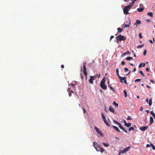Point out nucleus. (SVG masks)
Here are the masks:
<instances>
[{
	"label": "nucleus",
	"mask_w": 155,
	"mask_h": 155,
	"mask_svg": "<svg viewBox=\"0 0 155 155\" xmlns=\"http://www.w3.org/2000/svg\"><path fill=\"white\" fill-rule=\"evenodd\" d=\"M152 104V100L151 98H150L149 101V103L148 104L149 106H151Z\"/></svg>",
	"instance_id": "obj_21"
},
{
	"label": "nucleus",
	"mask_w": 155,
	"mask_h": 155,
	"mask_svg": "<svg viewBox=\"0 0 155 155\" xmlns=\"http://www.w3.org/2000/svg\"><path fill=\"white\" fill-rule=\"evenodd\" d=\"M130 26L129 24H125L124 25V27L125 28H127L129 27Z\"/></svg>",
	"instance_id": "obj_34"
},
{
	"label": "nucleus",
	"mask_w": 155,
	"mask_h": 155,
	"mask_svg": "<svg viewBox=\"0 0 155 155\" xmlns=\"http://www.w3.org/2000/svg\"><path fill=\"white\" fill-rule=\"evenodd\" d=\"M130 53L129 51H127V52L124 53L123 54H122V55L123 56H124L125 55H126V54H130Z\"/></svg>",
	"instance_id": "obj_29"
},
{
	"label": "nucleus",
	"mask_w": 155,
	"mask_h": 155,
	"mask_svg": "<svg viewBox=\"0 0 155 155\" xmlns=\"http://www.w3.org/2000/svg\"><path fill=\"white\" fill-rule=\"evenodd\" d=\"M86 64V63L85 62H84L83 63V73L86 79H87V69L86 67H85V65Z\"/></svg>",
	"instance_id": "obj_4"
},
{
	"label": "nucleus",
	"mask_w": 155,
	"mask_h": 155,
	"mask_svg": "<svg viewBox=\"0 0 155 155\" xmlns=\"http://www.w3.org/2000/svg\"><path fill=\"white\" fill-rule=\"evenodd\" d=\"M114 122L117 124L119 123L116 120H114Z\"/></svg>",
	"instance_id": "obj_46"
},
{
	"label": "nucleus",
	"mask_w": 155,
	"mask_h": 155,
	"mask_svg": "<svg viewBox=\"0 0 155 155\" xmlns=\"http://www.w3.org/2000/svg\"><path fill=\"white\" fill-rule=\"evenodd\" d=\"M117 30H118V32L120 33L122 32V29L121 28H117Z\"/></svg>",
	"instance_id": "obj_31"
},
{
	"label": "nucleus",
	"mask_w": 155,
	"mask_h": 155,
	"mask_svg": "<svg viewBox=\"0 0 155 155\" xmlns=\"http://www.w3.org/2000/svg\"><path fill=\"white\" fill-rule=\"evenodd\" d=\"M145 64L144 63H140L138 67L139 68H141L142 66L144 67L145 66Z\"/></svg>",
	"instance_id": "obj_16"
},
{
	"label": "nucleus",
	"mask_w": 155,
	"mask_h": 155,
	"mask_svg": "<svg viewBox=\"0 0 155 155\" xmlns=\"http://www.w3.org/2000/svg\"><path fill=\"white\" fill-rule=\"evenodd\" d=\"M124 97H127V93L126 91L125 90H124Z\"/></svg>",
	"instance_id": "obj_30"
},
{
	"label": "nucleus",
	"mask_w": 155,
	"mask_h": 155,
	"mask_svg": "<svg viewBox=\"0 0 155 155\" xmlns=\"http://www.w3.org/2000/svg\"><path fill=\"white\" fill-rule=\"evenodd\" d=\"M100 149H101V150H100V152H101V153H103L104 151L105 150L103 148H100Z\"/></svg>",
	"instance_id": "obj_32"
},
{
	"label": "nucleus",
	"mask_w": 155,
	"mask_h": 155,
	"mask_svg": "<svg viewBox=\"0 0 155 155\" xmlns=\"http://www.w3.org/2000/svg\"><path fill=\"white\" fill-rule=\"evenodd\" d=\"M121 130H123L124 131V132L125 133H127V130H126L124 127H123Z\"/></svg>",
	"instance_id": "obj_43"
},
{
	"label": "nucleus",
	"mask_w": 155,
	"mask_h": 155,
	"mask_svg": "<svg viewBox=\"0 0 155 155\" xmlns=\"http://www.w3.org/2000/svg\"><path fill=\"white\" fill-rule=\"evenodd\" d=\"M127 120H132V119L131 118V117H127Z\"/></svg>",
	"instance_id": "obj_42"
},
{
	"label": "nucleus",
	"mask_w": 155,
	"mask_h": 155,
	"mask_svg": "<svg viewBox=\"0 0 155 155\" xmlns=\"http://www.w3.org/2000/svg\"><path fill=\"white\" fill-rule=\"evenodd\" d=\"M146 21L147 22H149L150 21V19H147L146 20Z\"/></svg>",
	"instance_id": "obj_57"
},
{
	"label": "nucleus",
	"mask_w": 155,
	"mask_h": 155,
	"mask_svg": "<svg viewBox=\"0 0 155 155\" xmlns=\"http://www.w3.org/2000/svg\"><path fill=\"white\" fill-rule=\"evenodd\" d=\"M110 127L111 128L112 127L114 128L115 130L117 131L118 132H120V131L119 129V128L116 126H114V125H111Z\"/></svg>",
	"instance_id": "obj_10"
},
{
	"label": "nucleus",
	"mask_w": 155,
	"mask_h": 155,
	"mask_svg": "<svg viewBox=\"0 0 155 155\" xmlns=\"http://www.w3.org/2000/svg\"><path fill=\"white\" fill-rule=\"evenodd\" d=\"M95 147V149L97 151L100 152V151L101 149H100V148H101V147L99 145H97V147Z\"/></svg>",
	"instance_id": "obj_11"
},
{
	"label": "nucleus",
	"mask_w": 155,
	"mask_h": 155,
	"mask_svg": "<svg viewBox=\"0 0 155 155\" xmlns=\"http://www.w3.org/2000/svg\"><path fill=\"white\" fill-rule=\"evenodd\" d=\"M117 124L118 125V126L119 127L120 129H122V128L123 127L121 126V124H120V123H118V124Z\"/></svg>",
	"instance_id": "obj_24"
},
{
	"label": "nucleus",
	"mask_w": 155,
	"mask_h": 155,
	"mask_svg": "<svg viewBox=\"0 0 155 155\" xmlns=\"http://www.w3.org/2000/svg\"><path fill=\"white\" fill-rule=\"evenodd\" d=\"M119 79L120 80V81L121 82H124L125 83L127 84V81L126 80V77H121V76H119L118 77Z\"/></svg>",
	"instance_id": "obj_6"
},
{
	"label": "nucleus",
	"mask_w": 155,
	"mask_h": 155,
	"mask_svg": "<svg viewBox=\"0 0 155 155\" xmlns=\"http://www.w3.org/2000/svg\"><path fill=\"white\" fill-rule=\"evenodd\" d=\"M150 81L151 82L153 83H154V81L153 80H150Z\"/></svg>",
	"instance_id": "obj_55"
},
{
	"label": "nucleus",
	"mask_w": 155,
	"mask_h": 155,
	"mask_svg": "<svg viewBox=\"0 0 155 155\" xmlns=\"http://www.w3.org/2000/svg\"><path fill=\"white\" fill-rule=\"evenodd\" d=\"M150 147V145H149V144H147L146 146V147Z\"/></svg>",
	"instance_id": "obj_51"
},
{
	"label": "nucleus",
	"mask_w": 155,
	"mask_h": 155,
	"mask_svg": "<svg viewBox=\"0 0 155 155\" xmlns=\"http://www.w3.org/2000/svg\"><path fill=\"white\" fill-rule=\"evenodd\" d=\"M146 71L147 72L149 71V68H147L146 69Z\"/></svg>",
	"instance_id": "obj_48"
},
{
	"label": "nucleus",
	"mask_w": 155,
	"mask_h": 155,
	"mask_svg": "<svg viewBox=\"0 0 155 155\" xmlns=\"http://www.w3.org/2000/svg\"><path fill=\"white\" fill-rule=\"evenodd\" d=\"M146 112L147 113H148L149 112V111L148 110H146Z\"/></svg>",
	"instance_id": "obj_61"
},
{
	"label": "nucleus",
	"mask_w": 155,
	"mask_h": 155,
	"mask_svg": "<svg viewBox=\"0 0 155 155\" xmlns=\"http://www.w3.org/2000/svg\"><path fill=\"white\" fill-rule=\"evenodd\" d=\"M131 125V124L130 123H127V124H126V125H125V126L126 127H130V126Z\"/></svg>",
	"instance_id": "obj_23"
},
{
	"label": "nucleus",
	"mask_w": 155,
	"mask_h": 155,
	"mask_svg": "<svg viewBox=\"0 0 155 155\" xmlns=\"http://www.w3.org/2000/svg\"><path fill=\"white\" fill-rule=\"evenodd\" d=\"M149 41L151 43H153V41H152V40H151V39Z\"/></svg>",
	"instance_id": "obj_53"
},
{
	"label": "nucleus",
	"mask_w": 155,
	"mask_h": 155,
	"mask_svg": "<svg viewBox=\"0 0 155 155\" xmlns=\"http://www.w3.org/2000/svg\"><path fill=\"white\" fill-rule=\"evenodd\" d=\"M71 85H72V87H73V88H74V87L76 85V84H71Z\"/></svg>",
	"instance_id": "obj_45"
},
{
	"label": "nucleus",
	"mask_w": 155,
	"mask_h": 155,
	"mask_svg": "<svg viewBox=\"0 0 155 155\" xmlns=\"http://www.w3.org/2000/svg\"><path fill=\"white\" fill-rule=\"evenodd\" d=\"M114 38V36L113 35H112L110 36V39H111L112 38Z\"/></svg>",
	"instance_id": "obj_56"
},
{
	"label": "nucleus",
	"mask_w": 155,
	"mask_h": 155,
	"mask_svg": "<svg viewBox=\"0 0 155 155\" xmlns=\"http://www.w3.org/2000/svg\"><path fill=\"white\" fill-rule=\"evenodd\" d=\"M108 86H109V87L110 88V89L111 90H112L113 91V88L109 84V81H108Z\"/></svg>",
	"instance_id": "obj_37"
},
{
	"label": "nucleus",
	"mask_w": 155,
	"mask_h": 155,
	"mask_svg": "<svg viewBox=\"0 0 155 155\" xmlns=\"http://www.w3.org/2000/svg\"><path fill=\"white\" fill-rule=\"evenodd\" d=\"M148 128V127L147 126H142L140 127V129L142 131H144L146 130Z\"/></svg>",
	"instance_id": "obj_9"
},
{
	"label": "nucleus",
	"mask_w": 155,
	"mask_h": 155,
	"mask_svg": "<svg viewBox=\"0 0 155 155\" xmlns=\"http://www.w3.org/2000/svg\"><path fill=\"white\" fill-rule=\"evenodd\" d=\"M143 45H138L137 46V47L138 48H140L142 46H143Z\"/></svg>",
	"instance_id": "obj_47"
},
{
	"label": "nucleus",
	"mask_w": 155,
	"mask_h": 155,
	"mask_svg": "<svg viewBox=\"0 0 155 155\" xmlns=\"http://www.w3.org/2000/svg\"><path fill=\"white\" fill-rule=\"evenodd\" d=\"M132 5H129L127 6H125V8L123 9L124 13L125 14H129L128 12V11L130 9Z\"/></svg>",
	"instance_id": "obj_2"
},
{
	"label": "nucleus",
	"mask_w": 155,
	"mask_h": 155,
	"mask_svg": "<svg viewBox=\"0 0 155 155\" xmlns=\"http://www.w3.org/2000/svg\"><path fill=\"white\" fill-rule=\"evenodd\" d=\"M125 71L127 72L128 71V69L127 68H124Z\"/></svg>",
	"instance_id": "obj_41"
},
{
	"label": "nucleus",
	"mask_w": 155,
	"mask_h": 155,
	"mask_svg": "<svg viewBox=\"0 0 155 155\" xmlns=\"http://www.w3.org/2000/svg\"><path fill=\"white\" fill-rule=\"evenodd\" d=\"M144 9V8L141 7L140 8H137V10L138 12H141L143 11Z\"/></svg>",
	"instance_id": "obj_15"
},
{
	"label": "nucleus",
	"mask_w": 155,
	"mask_h": 155,
	"mask_svg": "<svg viewBox=\"0 0 155 155\" xmlns=\"http://www.w3.org/2000/svg\"><path fill=\"white\" fill-rule=\"evenodd\" d=\"M150 114L153 116H155V114L153 111H152L150 112Z\"/></svg>",
	"instance_id": "obj_33"
},
{
	"label": "nucleus",
	"mask_w": 155,
	"mask_h": 155,
	"mask_svg": "<svg viewBox=\"0 0 155 155\" xmlns=\"http://www.w3.org/2000/svg\"><path fill=\"white\" fill-rule=\"evenodd\" d=\"M121 64L122 65H124L125 64V62L124 61H122L121 63Z\"/></svg>",
	"instance_id": "obj_44"
},
{
	"label": "nucleus",
	"mask_w": 155,
	"mask_h": 155,
	"mask_svg": "<svg viewBox=\"0 0 155 155\" xmlns=\"http://www.w3.org/2000/svg\"><path fill=\"white\" fill-rule=\"evenodd\" d=\"M97 145H98V144L97 143L95 142H93V146H94L95 148V147H97Z\"/></svg>",
	"instance_id": "obj_19"
},
{
	"label": "nucleus",
	"mask_w": 155,
	"mask_h": 155,
	"mask_svg": "<svg viewBox=\"0 0 155 155\" xmlns=\"http://www.w3.org/2000/svg\"><path fill=\"white\" fill-rule=\"evenodd\" d=\"M139 38H142V34L140 33L139 34Z\"/></svg>",
	"instance_id": "obj_39"
},
{
	"label": "nucleus",
	"mask_w": 155,
	"mask_h": 155,
	"mask_svg": "<svg viewBox=\"0 0 155 155\" xmlns=\"http://www.w3.org/2000/svg\"><path fill=\"white\" fill-rule=\"evenodd\" d=\"M139 73L143 76H144V75L143 74V72L142 71H139Z\"/></svg>",
	"instance_id": "obj_35"
},
{
	"label": "nucleus",
	"mask_w": 155,
	"mask_h": 155,
	"mask_svg": "<svg viewBox=\"0 0 155 155\" xmlns=\"http://www.w3.org/2000/svg\"><path fill=\"white\" fill-rule=\"evenodd\" d=\"M117 40V43H118L119 42V40H118V39H116Z\"/></svg>",
	"instance_id": "obj_52"
},
{
	"label": "nucleus",
	"mask_w": 155,
	"mask_h": 155,
	"mask_svg": "<svg viewBox=\"0 0 155 155\" xmlns=\"http://www.w3.org/2000/svg\"><path fill=\"white\" fill-rule=\"evenodd\" d=\"M148 98H147L146 99V101H147V102H148Z\"/></svg>",
	"instance_id": "obj_62"
},
{
	"label": "nucleus",
	"mask_w": 155,
	"mask_h": 155,
	"mask_svg": "<svg viewBox=\"0 0 155 155\" xmlns=\"http://www.w3.org/2000/svg\"><path fill=\"white\" fill-rule=\"evenodd\" d=\"M116 39H118L120 41H125L126 39V38L125 36L122 35H119L116 37Z\"/></svg>",
	"instance_id": "obj_5"
},
{
	"label": "nucleus",
	"mask_w": 155,
	"mask_h": 155,
	"mask_svg": "<svg viewBox=\"0 0 155 155\" xmlns=\"http://www.w3.org/2000/svg\"><path fill=\"white\" fill-rule=\"evenodd\" d=\"M103 144L105 147H108L109 146V144L108 143H103Z\"/></svg>",
	"instance_id": "obj_25"
},
{
	"label": "nucleus",
	"mask_w": 155,
	"mask_h": 155,
	"mask_svg": "<svg viewBox=\"0 0 155 155\" xmlns=\"http://www.w3.org/2000/svg\"><path fill=\"white\" fill-rule=\"evenodd\" d=\"M153 13L152 12H149L147 13V15L150 17H152L153 16Z\"/></svg>",
	"instance_id": "obj_20"
},
{
	"label": "nucleus",
	"mask_w": 155,
	"mask_h": 155,
	"mask_svg": "<svg viewBox=\"0 0 155 155\" xmlns=\"http://www.w3.org/2000/svg\"><path fill=\"white\" fill-rule=\"evenodd\" d=\"M92 77V76H90V79H89V83L91 84H93V81L94 80V79H93Z\"/></svg>",
	"instance_id": "obj_12"
},
{
	"label": "nucleus",
	"mask_w": 155,
	"mask_h": 155,
	"mask_svg": "<svg viewBox=\"0 0 155 155\" xmlns=\"http://www.w3.org/2000/svg\"><path fill=\"white\" fill-rule=\"evenodd\" d=\"M116 71L117 74V75L118 77H119V76H120L119 75V71H118V68H117L116 69Z\"/></svg>",
	"instance_id": "obj_27"
},
{
	"label": "nucleus",
	"mask_w": 155,
	"mask_h": 155,
	"mask_svg": "<svg viewBox=\"0 0 155 155\" xmlns=\"http://www.w3.org/2000/svg\"><path fill=\"white\" fill-rule=\"evenodd\" d=\"M106 81L105 78H103L100 83L101 87L104 90H106L107 88V86L105 85V83Z\"/></svg>",
	"instance_id": "obj_1"
},
{
	"label": "nucleus",
	"mask_w": 155,
	"mask_h": 155,
	"mask_svg": "<svg viewBox=\"0 0 155 155\" xmlns=\"http://www.w3.org/2000/svg\"><path fill=\"white\" fill-rule=\"evenodd\" d=\"M150 125H151L153 123V117H150Z\"/></svg>",
	"instance_id": "obj_13"
},
{
	"label": "nucleus",
	"mask_w": 155,
	"mask_h": 155,
	"mask_svg": "<svg viewBox=\"0 0 155 155\" xmlns=\"http://www.w3.org/2000/svg\"><path fill=\"white\" fill-rule=\"evenodd\" d=\"M82 108H83V110L84 112V113H85L86 112V110L83 107H82Z\"/></svg>",
	"instance_id": "obj_49"
},
{
	"label": "nucleus",
	"mask_w": 155,
	"mask_h": 155,
	"mask_svg": "<svg viewBox=\"0 0 155 155\" xmlns=\"http://www.w3.org/2000/svg\"><path fill=\"white\" fill-rule=\"evenodd\" d=\"M101 114H102V116H104L103 114V113H101Z\"/></svg>",
	"instance_id": "obj_63"
},
{
	"label": "nucleus",
	"mask_w": 155,
	"mask_h": 155,
	"mask_svg": "<svg viewBox=\"0 0 155 155\" xmlns=\"http://www.w3.org/2000/svg\"><path fill=\"white\" fill-rule=\"evenodd\" d=\"M136 70V68H134V70H133V71L134 72Z\"/></svg>",
	"instance_id": "obj_58"
},
{
	"label": "nucleus",
	"mask_w": 155,
	"mask_h": 155,
	"mask_svg": "<svg viewBox=\"0 0 155 155\" xmlns=\"http://www.w3.org/2000/svg\"><path fill=\"white\" fill-rule=\"evenodd\" d=\"M100 76V74H99L98 75L97 74H96L94 76H92V77L93 79H94V80L96 78H97V77H98V78H99Z\"/></svg>",
	"instance_id": "obj_14"
},
{
	"label": "nucleus",
	"mask_w": 155,
	"mask_h": 155,
	"mask_svg": "<svg viewBox=\"0 0 155 155\" xmlns=\"http://www.w3.org/2000/svg\"><path fill=\"white\" fill-rule=\"evenodd\" d=\"M142 110H143V107H142V106H141L140 109V110L141 111H142Z\"/></svg>",
	"instance_id": "obj_54"
},
{
	"label": "nucleus",
	"mask_w": 155,
	"mask_h": 155,
	"mask_svg": "<svg viewBox=\"0 0 155 155\" xmlns=\"http://www.w3.org/2000/svg\"><path fill=\"white\" fill-rule=\"evenodd\" d=\"M147 53V51L146 49H145L143 53V54L144 55H145Z\"/></svg>",
	"instance_id": "obj_40"
},
{
	"label": "nucleus",
	"mask_w": 155,
	"mask_h": 155,
	"mask_svg": "<svg viewBox=\"0 0 155 155\" xmlns=\"http://www.w3.org/2000/svg\"><path fill=\"white\" fill-rule=\"evenodd\" d=\"M150 145L152 147L153 149V150H155V147L154 145L153 144L151 143H150Z\"/></svg>",
	"instance_id": "obj_28"
},
{
	"label": "nucleus",
	"mask_w": 155,
	"mask_h": 155,
	"mask_svg": "<svg viewBox=\"0 0 155 155\" xmlns=\"http://www.w3.org/2000/svg\"><path fill=\"white\" fill-rule=\"evenodd\" d=\"M141 80V79H136L134 81L135 82H137V81H140Z\"/></svg>",
	"instance_id": "obj_38"
},
{
	"label": "nucleus",
	"mask_w": 155,
	"mask_h": 155,
	"mask_svg": "<svg viewBox=\"0 0 155 155\" xmlns=\"http://www.w3.org/2000/svg\"><path fill=\"white\" fill-rule=\"evenodd\" d=\"M141 22L139 20H137L136 21V23H134L135 25H137L136 24H141Z\"/></svg>",
	"instance_id": "obj_18"
},
{
	"label": "nucleus",
	"mask_w": 155,
	"mask_h": 155,
	"mask_svg": "<svg viewBox=\"0 0 155 155\" xmlns=\"http://www.w3.org/2000/svg\"><path fill=\"white\" fill-rule=\"evenodd\" d=\"M130 146H129L125 148L121 151V153H124L127 152L130 149Z\"/></svg>",
	"instance_id": "obj_8"
},
{
	"label": "nucleus",
	"mask_w": 155,
	"mask_h": 155,
	"mask_svg": "<svg viewBox=\"0 0 155 155\" xmlns=\"http://www.w3.org/2000/svg\"><path fill=\"white\" fill-rule=\"evenodd\" d=\"M113 104L116 107L118 106V104H117L116 103L115 101H114L113 102Z\"/></svg>",
	"instance_id": "obj_36"
},
{
	"label": "nucleus",
	"mask_w": 155,
	"mask_h": 155,
	"mask_svg": "<svg viewBox=\"0 0 155 155\" xmlns=\"http://www.w3.org/2000/svg\"><path fill=\"white\" fill-rule=\"evenodd\" d=\"M94 128L97 132L98 134H100V135L102 137L103 136V133L101 132L100 130L98 127H95Z\"/></svg>",
	"instance_id": "obj_7"
},
{
	"label": "nucleus",
	"mask_w": 155,
	"mask_h": 155,
	"mask_svg": "<svg viewBox=\"0 0 155 155\" xmlns=\"http://www.w3.org/2000/svg\"><path fill=\"white\" fill-rule=\"evenodd\" d=\"M146 87H148V88H150V87L148 85H147Z\"/></svg>",
	"instance_id": "obj_60"
},
{
	"label": "nucleus",
	"mask_w": 155,
	"mask_h": 155,
	"mask_svg": "<svg viewBox=\"0 0 155 155\" xmlns=\"http://www.w3.org/2000/svg\"><path fill=\"white\" fill-rule=\"evenodd\" d=\"M109 110L110 111L112 112L113 113H114V108L111 106H110L109 107Z\"/></svg>",
	"instance_id": "obj_17"
},
{
	"label": "nucleus",
	"mask_w": 155,
	"mask_h": 155,
	"mask_svg": "<svg viewBox=\"0 0 155 155\" xmlns=\"http://www.w3.org/2000/svg\"><path fill=\"white\" fill-rule=\"evenodd\" d=\"M134 130V128L133 127H130L129 129H128V130L130 132V131L132 130Z\"/></svg>",
	"instance_id": "obj_26"
},
{
	"label": "nucleus",
	"mask_w": 155,
	"mask_h": 155,
	"mask_svg": "<svg viewBox=\"0 0 155 155\" xmlns=\"http://www.w3.org/2000/svg\"><path fill=\"white\" fill-rule=\"evenodd\" d=\"M123 121H124V125H126V124H127V123L126 121L125 120H124Z\"/></svg>",
	"instance_id": "obj_50"
},
{
	"label": "nucleus",
	"mask_w": 155,
	"mask_h": 155,
	"mask_svg": "<svg viewBox=\"0 0 155 155\" xmlns=\"http://www.w3.org/2000/svg\"><path fill=\"white\" fill-rule=\"evenodd\" d=\"M126 60L127 61L130 60H132L133 59V58L132 57H127L126 58Z\"/></svg>",
	"instance_id": "obj_22"
},
{
	"label": "nucleus",
	"mask_w": 155,
	"mask_h": 155,
	"mask_svg": "<svg viewBox=\"0 0 155 155\" xmlns=\"http://www.w3.org/2000/svg\"><path fill=\"white\" fill-rule=\"evenodd\" d=\"M130 64L131 65V66H133V64H131V63H130Z\"/></svg>",
	"instance_id": "obj_64"
},
{
	"label": "nucleus",
	"mask_w": 155,
	"mask_h": 155,
	"mask_svg": "<svg viewBox=\"0 0 155 155\" xmlns=\"http://www.w3.org/2000/svg\"><path fill=\"white\" fill-rule=\"evenodd\" d=\"M61 67L62 68H64V66L63 65H61Z\"/></svg>",
	"instance_id": "obj_59"
},
{
	"label": "nucleus",
	"mask_w": 155,
	"mask_h": 155,
	"mask_svg": "<svg viewBox=\"0 0 155 155\" xmlns=\"http://www.w3.org/2000/svg\"><path fill=\"white\" fill-rule=\"evenodd\" d=\"M102 118L104 123L106 124V125L108 127H110L111 126L110 125L109 123L108 122V121H109L110 123H111L109 118H108V120H107L106 119V117H102Z\"/></svg>",
	"instance_id": "obj_3"
}]
</instances>
